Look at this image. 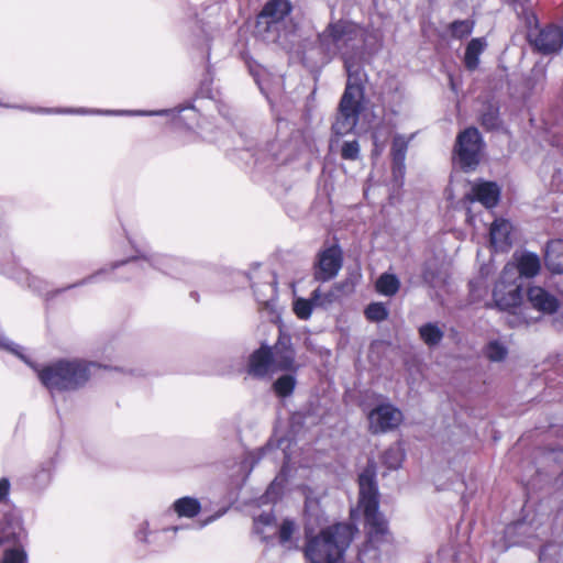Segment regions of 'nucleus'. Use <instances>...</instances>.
Returning <instances> with one entry per match:
<instances>
[{
    "instance_id": "nucleus-1",
    "label": "nucleus",
    "mask_w": 563,
    "mask_h": 563,
    "mask_svg": "<svg viewBox=\"0 0 563 563\" xmlns=\"http://www.w3.org/2000/svg\"><path fill=\"white\" fill-rule=\"evenodd\" d=\"M132 252L123 260L115 261L109 266L102 267L89 276L70 284L64 288L57 289L55 292L60 294L68 289L85 286L88 284L99 283L110 279V275L122 266L144 268V264L159 273L183 282H190L201 268V263L184 256H173L159 253H150L147 247L137 243L135 240L129 239Z\"/></svg>"
},
{
    "instance_id": "nucleus-2",
    "label": "nucleus",
    "mask_w": 563,
    "mask_h": 563,
    "mask_svg": "<svg viewBox=\"0 0 563 563\" xmlns=\"http://www.w3.org/2000/svg\"><path fill=\"white\" fill-rule=\"evenodd\" d=\"M363 45L364 34L362 29L346 20L329 23L318 35L321 60L329 63L335 56H341L347 79L352 77L358 79L367 78L360 64Z\"/></svg>"
},
{
    "instance_id": "nucleus-3",
    "label": "nucleus",
    "mask_w": 563,
    "mask_h": 563,
    "mask_svg": "<svg viewBox=\"0 0 563 563\" xmlns=\"http://www.w3.org/2000/svg\"><path fill=\"white\" fill-rule=\"evenodd\" d=\"M101 364L85 360H59L36 369L41 383L52 393L81 388Z\"/></svg>"
},
{
    "instance_id": "nucleus-4",
    "label": "nucleus",
    "mask_w": 563,
    "mask_h": 563,
    "mask_svg": "<svg viewBox=\"0 0 563 563\" xmlns=\"http://www.w3.org/2000/svg\"><path fill=\"white\" fill-rule=\"evenodd\" d=\"M360 507L363 510L367 533V548L376 552L377 544L384 540L388 532L387 521L379 512L378 487L375 473L364 470L358 476Z\"/></svg>"
},
{
    "instance_id": "nucleus-5",
    "label": "nucleus",
    "mask_w": 563,
    "mask_h": 563,
    "mask_svg": "<svg viewBox=\"0 0 563 563\" xmlns=\"http://www.w3.org/2000/svg\"><path fill=\"white\" fill-rule=\"evenodd\" d=\"M353 540V529L346 523H336L310 538L305 554L310 563H340Z\"/></svg>"
},
{
    "instance_id": "nucleus-6",
    "label": "nucleus",
    "mask_w": 563,
    "mask_h": 563,
    "mask_svg": "<svg viewBox=\"0 0 563 563\" xmlns=\"http://www.w3.org/2000/svg\"><path fill=\"white\" fill-rule=\"evenodd\" d=\"M365 81L366 79L355 77L346 80V86L331 128L335 136H344L354 131L360 114L364 110Z\"/></svg>"
},
{
    "instance_id": "nucleus-7",
    "label": "nucleus",
    "mask_w": 563,
    "mask_h": 563,
    "mask_svg": "<svg viewBox=\"0 0 563 563\" xmlns=\"http://www.w3.org/2000/svg\"><path fill=\"white\" fill-rule=\"evenodd\" d=\"M45 113H70V114H103V115H137V117H154L165 115L179 126L191 129L194 123L198 120V112L191 104L178 106L173 109L162 110H92L86 108H66V109H42Z\"/></svg>"
},
{
    "instance_id": "nucleus-8",
    "label": "nucleus",
    "mask_w": 563,
    "mask_h": 563,
    "mask_svg": "<svg viewBox=\"0 0 563 563\" xmlns=\"http://www.w3.org/2000/svg\"><path fill=\"white\" fill-rule=\"evenodd\" d=\"M484 142L476 128H467L456 136L454 161L465 172L474 170L481 161Z\"/></svg>"
},
{
    "instance_id": "nucleus-9",
    "label": "nucleus",
    "mask_w": 563,
    "mask_h": 563,
    "mask_svg": "<svg viewBox=\"0 0 563 563\" xmlns=\"http://www.w3.org/2000/svg\"><path fill=\"white\" fill-rule=\"evenodd\" d=\"M10 490V482L3 477L0 479V503L5 499ZM23 534V523L18 510L8 505L0 506V544L8 541H16Z\"/></svg>"
},
{
    "instance_id": "nucleus-10",
    "label": "nucleus",
    "mask_w": 563,
    "mask_h": 563,
    "mask_svg": "<svg viewBox=\"0 0 563 563\" xmlns=\"http://www.w3.org/2000/svg\"><path fill=\"white\" fill-rule=\"evenodd\" d=\"M369 431L374 434L395 430L402 422L404 415L400 409L390 402H383L374 407L367 416Z\"/></svg>"
},
{
    "instance_id": "nucleus-11",
    "label": "nucleus",
    "mask_w": 563,
    "mask_h": 563,
    "mask_svg": "<svg viewBox=\"0 0 563 563\" xmlns=\"http://www.w3.org/2000/svg\"><path fill=\"white\" fill-rule=\"evenodd\" d=\"M343 264V253L338 244L321 250L313 265V277L317 282H329L336 277Z\"/></svg>"
},
{
    "instance_id": "nucleus-12",
    "label": "nucleus",
    "mask_w": 563,
    "mask_h": 563,
    "mask_svg": "<svg viewBox=\"0 0 563 563\" xmlns=\"http://www.w3.org/2000/svg\"><path fill=\"white\" fill-rule=\"evenodd\" d=\"M528 40L538 52L544 55L556 53L563 47V29L558 25H548L540 30H530Z\"/></svg>"
},
{
    "instance_id": "nucleus-13",
    "label": "nucleus",
    "mask_w": 563,
    "mask_h": 563,
    "mask_svg": "<svg viewBox=\"0 0 563 563\" xmlns=\"http://www.w3.org/2000/svg\"><path fill=\"white\" fill-rule=\"evenodd\" d=\"M522 287L516 280L498 279L493 289L494 306L503 311L510 312L522 302Z\"/></svg>"
},
{
    "instance_id": "nucleus-14",
    "label": "nucleus",
    "mask_w": 563,
    "mask_h": 563,
    "mask_svg": "<svg viewBox=\"0 0 563 563\" xmlns=\"http://www.w3.org/2000/svg\"><path fill=\"white\" fill-rule=\"evenodd\" d=\"M276 371L274 355H272V347L269 345L262 344L260 349L250 355L247 372L252 377L266 378Z\"/></svg>"
},
{
    "instance_id": "nucleus-15",
    "label": "nucleus",
    "mask_w": 563,
    "mask_h": 563,
    "mask_svg": "<svg viewBox=\"0 0 563 563\" xmlns=\"http://www.w3.org/2000/svg\"><path fill=\"white\" fill-rule=\"evenodd\" d=\"M272 347L275 367L278 371H296L295 358L296 351L292 346L291 336L279 330V335Z\"/></svg>"
},
{
    "instance_id": "nucleus-16",
    "label": "nucleus",
    "mask_w": 563,
    "mask_h": 563,
    "mask_svg": "<svg viewBox=\"0 0 563 563\" xmlns=\"http://www.w3.org/2000/svg\"><path fill=\"white\" fill-rule=\"evenodd\" d=\"M415 134H411L410 136H405L401 134H396L393 137L391 143V172H393V178L396 184L401 185L405 173H406V154L408 151V146L410 141L413 139Z\"/></svg>"
},
{
    "instance_id": "nucleus-17",
    "label": "nucleus",
    "mask_w": 563,
    "mask_h": 563,
    "mask_svg": "<svg viewBox=\"0 0 563 563\" xmlns=\"http://www.w3.org/2000/svg\"><path fill=\"white\" fill-rule=\"evenodd\" d=\"M0 273L8 276L9 278L14 279L22 286H25L37 294H45L47 291V284L43 279L37 276L32 275L29 271L16 266L15 264L11 265H1L0 264Z\"/></svg>"
},
{
    "instance_id": "nucleus-18",
    "label": "nucleus",
    "mask_w": 563,
    "mask_h": 563,
    "mask_svg": "<svg viewBox=\"0 0 563 563\" xmlns=\"http://www.w3.org/2000/svg\"><path fill=\"white\" fill-rule=\"evenodd\" d=\"M253 291L257 303L272 310L277 298V279L274 272H266L263 282L253 284Z\"/></svg>"
},
{
    "instance_id": "nucleus-19",
    "label": "nucleus",
    "mask_w": 563,
    "mask_h": 563,
    "mask_svg": "<svg viewBox=\"0 0 563 563\" xmlns=\"http://www.w3.org/2000/svg\"><path fill=\"white\" fill-rule=\"evenodd\" d=\"M466 198L471 201H478L485 208L490 209L496 207L500 199V188L495 181L481 180L472 186Z\"/></svg>"
},
{
    "instance_id": "nucleus-20",
    "label": "nucleus",
    "mask_w": 563,
    "mask_h": 563,
    "mask_svg": "<svg viewBox=\"0 0 563 563\" xmlns=\"http://www.w3.org/2000/svg\"><path fill=\"white\" fill-rule=\"evenodd\" d=\"M530 305L544 314H553L560 308L559 299L540 286H531L527 290Z\"/></svg>"
},
{
    "instance_id": "nucleus-21",
    "label": "nucleus",
    "mask_w": 563,
    "mask_h": 563,
    "mask_svg": "<svg viewBox=\"0 0 563 563\" xmlns=\"http://www.w3.org/2000/svg\"><path fill=\"white\" fill-rule=\"evenodd\" d=\"M291 10L292 7L289 0H268L258 14L263 19L280 22L283 26L289 27Z\"/></svg>"
},
{
    "instance_id": "nucleus-22",
    "label": "nucleus",
    "mask_w": 563,
    "mask_h": 563,
    "mask_svg": "<svg viewBox=\"0 0 563 563\" xmlns=\"http://www.w3.org/2000/svg\"><path fill=\"white\" fill-rule=\"evenodd\" d=\"M288 27L283 26L280 22L263 19L257 15L255 24V33L262 41L266 43H276L287 34Z\"/></svg>"
},
{
    "instance_id": "nucleus-23",
    "label": "nucleus",
    "mask_w": 563,
    "mask_h": 563,
    "mask_svg": "<svg viewBox=\"0 0 563 563\" xmlns=\"http://www.w3.org/2000/svg\"><path fill=\"white\" fill-rule=\"evenodd\" d=\"M511 223L506 219H496L489 230L490 243L495 250L504 251L511 245Z\"/></svg>"
},
{
    "instance_id": "nucleus-24",
    "label": "nucleus",
    "mask_w": 563,
    "mask_h": 563,
    "mask_svg": "<svg viewBox=\"0 0 563 563\" xmlns=\"http://www.w3.org/2000/svg\"><path fill=\"white\" fill-rule=\"evenodd\" d=\"M544 264L553 274L563 273V240H553L547 244Z\"/></svg>"
},
{
    "instance_id": "nucleus-25",
    "label": "nucleus",
    "mask_w": 563,
    "mask_h": 563,
    "mask_svg": "<svg viewBox=\"0 0 563 563\" xmlns=\"http://www.w3.org/2000/svg\"><path fill=\"white\" fill-rule=\"evenodd\" d=\"M26 539V532L23 528V534L16 541H8L0 547L4 548L3 556L0 563H26L27 554L24 550V541Z\"/></svg>"
},
{
    "instance_id": "nucleus-26",
    "label": "nucleus",
    "mask_w": 563,
    "mask_h": 563,
    "mask_svg": "<svg viewBox=\"0 0 563 563\" xmlns=\"http://www.w3.org/2000/svg\"><path fill=\"white\" fill-rule=\"evenodd\" d=\"M486 45L484 37H475L467 43L463 58L467 70L473 71L478 67L479 56L485 51Z\"/></svg>"
},
{
    "instance_id": "nucleus-27",
    "label": "nucleus",
    "mask_w": 563,
    "mask_h": 563,
    "mask_svg": "<svg viewBox=\"0 0 563 563\" xmlns=\"http://www.w3.org/2000/svg\"><path fill=\"white\" fill-rule=\"evenodd\" d=\"M53 472L54 461L52 459H47L44 462H42L32 476V489L41 492L47 488L52 482Z\"/></svg>"
},
{
    "instance_id": "nucleus-28",
    "label": "nucleus",
    "mask_w": 563,
    "mask_h": 563,
    "mask_svg": "<svg viewBox=\"0 0 563 563\" xmlns=\"http://www.w3.org/2000/svg\"><path fill=\"white\" fill-rule=\"evenodd\" d=\"M253 531L263 541H267L276 532V518L272 511L263 512L254 518Z\"/></svg>"
},
{
    "instance_id": "nucleus-29",
    "label": "nucleus",
    "mask_w": 563,
    "mask_h": 563,
    "mask_svg": "<svg viewBox=\"0 0 563 563\" xmlns=\"http://www.w3.org/2000/svg\"><path fill=\"white\" fill-rule=\"evenodd\" d=\"M321 291L319 288L311 292L309 299L297 298L294 300V312L301 320H308L311 317L312 309L319 303Z\"/></svg>"
},
{
    "instance_id": "nucleus-30",
    "label": "nucleus",
    "mask_w": 563,
    "mask_h": 563,
    "mask_svg": "<svg viewBox=\"0 0 563 563\" xmlns=\"http://www.w3.org/2000/svg\"><path fill=\"white\" fill-rule=\"evenodd\" d=\"M375 289L382 296L393 297L400 289V280L395 274L385 272L376 279Z\"/></svg>"
},
{
    "instance_id": "nucleus-31",
    "label": "nucleus",
    "mask_w": 563,
    "mask_h": 563,
    "mask_svg": "<svg viewBox=\"0 0 563 563\" xmlns=\"http://www.w3.org/2000/svg\"><path fill=\"white\" fill-rule=\"evenodd\" d=\"M200 510L201 505L199 500L189 496L178 498L173 504V511L177 514L178 517L194 518Z\"/></svg>"
},
{
    "instance_id": "nucleus-32",
    "label": "nucleus",
    "mask_w": 563,
    "mask_h": 563,
    "mask_svg": "<svg viewBox=\"0 0 563 563\" xmlns=\"http://www.w3.org/2000/svg\"><path fill=\"white\" fill-rule=\"evenodd\" d=\"M266 154H262V156L256 157V161L265 159L268 156L272 162L276 164H283L290 159L292 152L287 147H282V142L279 140H274L268 143L266 146Z\"/></svg>"
},
{
    "instance_id": "nucleus-33",
    "label": "nucleus",
    "mask_w": 563,
    "mask_h": 563,
    "mask_svg": "<svg viewBox=\"0 0 563 563\" xmlns=\"http://www.w3.org/2000/svg\"><path fill=\"white\" fill-rule=\"evenodd\" d=\"M419 335L428 346L432 347L442 341L444 333L437 323L428 322L419 328Z\"/></svg>"
},
{
    "instance_id": "nucleus-34",
    "label": "nucleus",
    "mask_w": 563,
    "mask_h": 563,
    "mask_svg": "<svg viewBox=\"0 0 563 563\" xmlns=\"http://www.w3.org/2000/svg\"><path fill=\"white\" fill-rule=\"evenodd\" d=\"M540 258L534 253H525L519 261V272L527 277L536 276L540 271Z\"/></svg>"
},
{
    "instance_id": "nucleus-35",
    "label": "nucleus",
    "mask_w": 563,
    "mask_h": 563,
    "mask_svg": "<svg viewBox=\"0 0 563 563\" xmlns=\"http://www.w3.org/2000/svg\"><path fill=\"white\" fill-rule=\"evenodd\" d=\"M296 384L297 380L292 374H285L274 382L273 389L278 397L286 398L294 393Z\"/></svg>"
},
{
    "instance_id": "nucleus-36",
    "label": "nucleus",
    "mask_w": 563,
    "mask_h": 563,
    "mask_svg": "<svg viewBox=\"0 0 563 563\" xmlns=\"http://www.w3.org/2000/svg\"><path fill=\"white\" fill-rule=\"evenodd\" d=\"M475 22L473 20H455L449 25V32L455 40H463L470 36L474 30Z\"/></svg>"
},
{
    "instance_id": "nucleus-37",
    "label": "nucleus",
    "mask_w": 563,
    "mask_h": 563,
    "mask_svg": "<svg viewBox=\"0 0 563 563\" xmlns=\"http://www.w3.org/2000/svg\"><path fill=\"white\" fill-rule=\"evenodd\" d=\"M484 355L490 362H501L507 357L508 349L499 340H492L485 345Z\"/></svg>"
},
{
    "instance_id": "nucleus-38",
    "label": "nucleus",
    "mask_w": 563,
    "mask_h": 563,
    "mask_svg": "<svg viewBox=\"0 0 563 563\" xmlns=\"http://www.w3.org/2000/svg\"><path fill=\"white\" fill-rule=\"evenodd\" d=\"M365 318L371 322L385 321L389 316V310L384 302H371L364 310Z\"/></svg>"
},
{
    "instance_id": "nucleus-39",
    "label": "nucleus",
    "mask_w": 563,
    "mask_h": 563,
    "mask_svg": "<svg viewBox=\"0 0 563 563\" xmlns=\"http://www.w3.org/2000/svg\"><path fill=\"white\" fill-rule=\"evenodd\" d=\"M481 122L487 130L497 129L500 124L498 108L493 104L485 107L481 115Z\"/></svg>"
},
{
    "instance_id": "nucleus-40",
    "label": "nucleus",
    "mask_w": 563,
    "mask_h": 563,
    "mask_svg": "<svg viewBox=\"0 0 563 563\" xmlns=\"http://www.w3.org/2000/svg\"><path fill=\"white\" fill-rule=\"evenodd\" d=\"M404 460V454L399 446H390L383 454V463L389 470H397L400 467Z\"/></svg>"
},
{
    "instance_id": "nucleus-41",
    "label": "nucleus",
    "mask_w": 563,
    "mask_h": 563,
    "mask_svg": "<svg viewBox=\"0 0 563 563\" xmlns=\"http://www.w3.org/2000/svg\"><path fill=\"white\" fill-rule=\"evenodd\" d=\"M318 510H319L318 501L312 500L310 497H307L306 503H305V512H306V518H307V523H306L307 536H309L313 531L312 521L314 520L317 523H319Z\"/></svg>"
},
{
    "instance_id": "nucleus-42",
    "label": "nucleus",
    "mask_w": 563,
    "mask_h": 563,
    "mask_svg": "<svg viewBox=\"0 0 563 563\" xmlns=\"http://www.w3.org/2000/svg\"><path fill=\"white\" fill-rule=\"evenodd\" d=\"M506 2L515 10L518 16H525L528 22L537 20L531 12L532 0H506Z\"/></svg>"
},
{
    "instance_id": "nucleus-43",
    "label": "nucleus",
    "mask_w": 563,
    "mask_h": 563,
    "mask_svg": "<svg viewBox=\"0 0 563 563\" xmlns=\"http://www.w3.org/2000/svg\"><path fill=\"white\" fill-rule=\"evenodd\" d=\"M0 347L4 349L5 351L16 355L20 360L25 362L27 365L33 367V364L31 361L26 357V355L23 354V349L19 344L14 343L10 339H8L4 335H0Z\"/></svg>"
},
{
    "instance_id": "nucleus-44",
    "label": "nucleus",
    "mask_w": 563,
    "mask_h": 563,
    "mask_svg": "<svg viewBox=\"0 0 563 563\" xmlns=\"http://www.w3.org/2000/svg\"><path fill=\"white\" fill-rule=\"evenodd\" d=\"M421 277L428 286L434 287L439 278V269L437 264L431 261L426 262L422 266Z\"/></svg>"
},
{
    "instance_id": "nucleus-45",
    "label": "nucleus",
    "mask_w": 563,
    "mask_h": 563,
    "mask_svg": "<svg viewBox=\"0 0 563 563\" xmlns=\"http://www.w3.org/2000/svg\"><path fill=\"white\" fill-rule=\"evenodd\" d=\"M360 155V145L356 140L346 141L341 146V157L347 161H355Z\"/></svg>"
},
{
    "instance_id": "nucleus-46",
    "label": "nucleus",
    "mask_w": 563,
    "mask_h": 563,
    "mask_svg": "<svg viewBox=\"0 0 563 563\" xmlns=\"http://www.w3.org/2000/svg\"><path fill=\"white\" fill-rule=\"evenodd\" d=\"M295 531V522L291 519H284L282 522L279 529H278V538L280 544H286L288 541H290V538Z\"/></svg>"
},
{
    "instance_id": "nucleus-47",
    "label": "nucleus",
    "mask_w": 563,
    "mask_h": 563,
    "mask_svg": "<svg viewBox=\"0 0 563 563\" xmlns=\"http://www.w3.org/2000/svg\"><path fill=\"white\" fill-rule=\"evenodd\" d=\"M200 31H201V36H197L192 40H190V43L194 45V46H197L199 48H207V54H208V58H209V51H210V41L212 38L211 36V32L209 30H207L205 27V24H202L200 26Z\"/></svg>"
},
{
    "instance_id": "nucleus-48",
    "label": "nucleus",
    "mask_w": 563,
    "mask_h": 563,
    "mask_svg": "<svg viewBox=\"0 0 563 563\" xmlns=\"http://www.w3.org/2000/svg\"><path fill=\"white\" fill-rule=\"evenodd\" d=\"M158 530L151 531L150 525L147 521H143L137 530L135 531V538L137 541L150 544L153 540L150 539V536L157 533Z\"/></svg>"
},
{
    "instance_id": "nucleus-49",
    "label": "nucleus",
    "mask_w": 563,
    "mask_h": 563,
    "mask_svg": "<svg viewBox=\"0 0 563 563\" xmlns=\"http://www.w3.org/2000/svg\"><path fill=\"white\" fill-rule=\"evenodd\" d=\"M271 449H272V444L267 443V445L262 446V448L257 449L256 451L250 452L247 454L244 463L250 464L251 468H253L254 465L256 463H258L265 456L266 452L269 451Z\"/></svg>"
},
{
    "instance_id": "nucleus-50",
    "label": "nucleus",
    "mask_w": 563,
    "mask_h": 563,
    "mask_svg": "<svg viewBox=\"0 0 563 563\" xmlns=\"http://www.w3.org/2000/svg\"><path fill=\"white\" fill-rule=\"evenodd\" d=\"M249 69H250V74L254 78V81L258 86L261 92L266 96L267 92H266V89L261 79V76L264 73V69L260 65H252L250 63H249Z\"/></svg>"
},
{
    "instance_id": "nucleus-51",
    "label": "nucleus",
    "mask_w": 563,
    "mask_h": 563,
    "mask_svg": "<svg viewBox=\"0 0 563 563\" xmlns=\"http://www.w3.org/2000/svg\"><path fill=\"white\" fill-rule=\"evenodd\" d=\"M552 551L556 553V547L554 544L548 543L543 545L539 552L540 561H542L543 563H552V561L549 559V555Z\"/></svg>"
},
{
    "instance_id": "nucleus-52",
    "label": "nucleus",
    "mask_w": 563,
    "mask_h": 563,
    "mask_svg": "<svg viewBox=\"0 0 563 563\" xmlns=\"http://www.w3.org/2000/svg\"><path fill=\"white\" fill-rule=\"evenodd\" d=\"M199 93L203 97V98H211L212 95H211V89L209 87V82L207 81H203L201 84V87H200V91Z\"/></svg>"
},
{
    "instance_id": "nucleus-53",
    "label": "nucleus",
    "mask_w": 563,
    "mask_h": 563,
    "mask_svg": "<svg viewBox=\"0 0 563 563\" xmlns=\"http://www.w3.org/2000/svg\"><path fill=\"white\" fill-rule=\"evenodd\" d=\"M222 514H223V512H218V514H216V515H213V516L208 517L207 519H205V520L200 523L199 528H203V527H206L207 525H209V523L213 522L216 519H218L219 517H221V516H222Z\"/></svg>"
},
{
    "instance_id": "nucleus-54",
    "label": "nucleus",
    "mask_w": 563,
    "mask_h": 563,
    "mask_svg": "<svg viewBox=\"0 0 563 563\" xmlns=\"http://www.w3.org/2000/svg\"><path fill=\"white\" fill-rule=\"evenodd\" d=\"M180 529H183L181 526H172V527L162 528L159 531H162V532L173 531L174 533H176Z\"/></svg>"
},
{
    "instance_id": "nucleus-55",
    "label": "nucleus",
    "mask_w": 563,
    "mask_h": 563,
    "mask_svg": "<svg viewBox=\"0 0 563 563\" xmlns=\"http://www.w3.org/2000/svg\"><path fill=\"white\" fill-rule=\"evenodd\" d=\"M481 283H482V280H481V279H476V280H471V282H470V284H468V285H470V290H471V292H472L473 295L475 294V289H476V287H477Z\"/></svg>"
},
{
    "instance_id": "nucleus-56",
    "label": "nucleus",
    "mask_w": 563,
    "mask_h": 563,
    "mask_svg": "<svg viewBox=\"0 0 563 563\" xmlns=\"http://www.w3.org/2000/svg\"><path fill=\"white\" fill-rule=\"evenodd\" d=\"M212 13H218L220 11V7L218 4H213L209 7Z\"/></svg>"
},
{
    "instance_id": "nucleus-57",
    "label": "nucleus",
    "mask_w": 563,
    "mask_h": 563,
    "mask_svg": "<svg viewBox=\"0 0 563 563\" xmlns=\"http://www.w3.org/2000/svg\"><path fill=\"white\" fill-rule=\"evenodd\" d=\"M114 371H123L122 368L120 367H113Z\"/></svg>"
},
{
    "instance_id": "nucleus-58",
    "label": "nucleus",
    "mask_w": 563,
    "mask_h": 563,
    "mask_svg": "<svg viewBox=\"0 0 563 563\" xmlns=\"http://www.w3.org/2000/svg\"><path fill=\"white\" fill-rule=\"evenodd\" d=\"M0 107H8L7 104L0 103Z\"/></svg>"
}]
</instances>
